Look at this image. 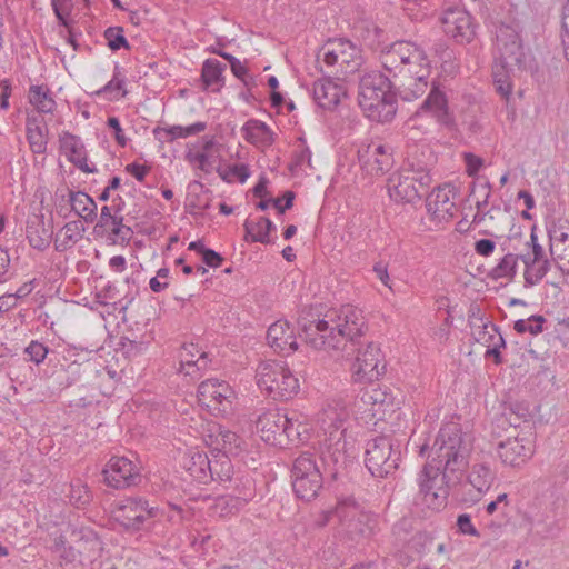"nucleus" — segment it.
<instances>
[{"label":"nucleus","instance_id":"obj_1","mask_svg":"<svg viewBox=\"0 0 569 569\" xmlns=\"http://www.w3.org/2000/svg\"><path fill=\"white\" fill-rule=\"evenodd\" d=\"M470 439L462 433L459 423L447 422L441 427L431 448L432 459L419 475L420 503L431 510H440L447 503V489L436 483L445 478H455L465 471L470 452Z\"/></svg>","mask_w":569,"mask_h":569},{"label":"nucleus","instance_id":"obj_2","mask_svg":"<svg viewBox=\"0 0 569 569\" xmlns=\"http://www.w3.org/2000/svg\"><path fill=\"white\" fill-rule=\"evenodd\" d=\"M300 337L316 350H340L357 343L366 330L362 310L346 305L323 311L319 306L303 307L298 317Z\"/></svg>","mask_w":569,"mask_h":569},{"label":"nucleus","instance_id":"obj_3","mask_svg":"<svg viewBox=\"0 0 569 569\" xmlns=\"http://www.w3.org/2000/svg\"><path fill=\"white\" fill-rule=\"evenodd\" d=\"M382 67L399 78V94L411 101L422 96L428 87L430 62L423 49L418 44L399 40L381 49Z\"/></svg>","mask_w":569,"mask_h":569},{"label":"nucleus","instance_id":"obj_4","mask_svg":"<svg viewBox=\"0 0 569 569\" xmlns=\"http://www.w3.org/2000/svg\"><path fill=\"white\" fill-rule=\"evenodd\" d=\"M349 410L339 402H328L318 417L323 433L320 440V458L322 463L336 478L355 458V443L347 437Z\"/></svg>","mask_w":569,"mask_h":569},{"label":"nucleus","instance_id":"obj_5","mask_svg":"<svg viewBox=\"0 0 569 569\" xmlns=\"http://www.w3.org/2000/svg\"><path fill=\"white\" fill-rule=\"evenodd\" d=\"M391 87L390 79L379 71H371L361 77L358 102L367 118L377 122L393 119L397 108Z\"/></svg>","mask_w":569,"mask_h":569},{"label":"nucleus","instance_id":"obj_6","mask_svg":"<svg viewBox=\"0 0 569 569\" xmlns=\"http://www.w3.org/2000/svg\"><path fill=\"white\" fill-rule=\"evenodd\" d=\"M360 49L346 38L329 39L317 53V63L322 72L342 80L361 66Z\"/></svg>","mask_w":569,"mask_h":569},{"label":"nucleus","instance_id":"obj_7","mask_svg":"<svg viewBox=\"0 0 569 569\" xmlns=\"http://www.w3.org/2000/svg\"><path fill=\"white\" fill-rule=\"evenodd\" d=\"M256 379L259 389L278 401L293 398L300 389L298 378L282 361L260 362L256 370Z\"/></svg>","mask_w":569,"mask_h":569},{"label":"nucleus","instance_id":"obj_8","mask_svg":"<svg viewBox=\"0 0 569 569\" xmlns=\"http://www.w3.org/2000/svg\"><path fill=\"white\" fill-rule=\"evenodd\" d=\"M401 461V441L390 435L377 436L367 442L366 467L376 478L395 473Z\"/></svg>","mask_w":569,"mask_h":569},{"label":"nucleus","instance_id":"obj_9","mask_svg":"<svg viewBox=\"0 0 569 569\" xmlns=\"http://www.w3.org/2000/svg\"><path fill=\"white\" fill-rule=\"evenodd\" d=\"M291 480L299 499L310 501L316 498L322 487V476L312 453L303 452L295 459Z\"/></svg>","mask_w":569,"mask_h":569},{"label":"nucleus","instance_id":"obj_10","mask_svg":"<svg viewBox=\"0 0 569 569\" xmlns=\"http://www.w3.org/2000/svg\"><path fill=\"white\" fill-rule=\"evenodd\" d=\"M236 391L224 380L211 378L198 387L199 402L217 416H229L233 411Z\"/></svg>","mask_w":569,"mask_h":569},{"label":"nucleus","instance_id":"obj_11","mask_svg":"<svg viewBox=\"0 0 569 569\" xmlns=\"http://www.w3.org/2000/svg\"><path fill=\"white\" fill-rule=\"evenodd\" d=\"M385 370L386 363L379 345L367 342L357 349V356L351 367L355 382L371 383L378 380Z\"/></svg>","mask_w":569,"mask_h":569},{"label":"nucleus","instance_id":"obj_12","mask_svg":"<svg viewBox=\"0 0 569 569\" xmlns=\"http://www.w3.org/2000/svg\"><path fill=\"white\" fill-rule=\"evenodd\" d=\"M333 513L341 530L352 540L365 536L370 529L371 515L366 512L352 497L340 499Z\"/></svg>","mask_w":569,"mask_h":569},{"label":"nucleus","instance_id":"obj_13","mask_svg":"<svg viewBox=\"0 0 569 569\" xmlns=\"http://www.w3.org/2000/svg\"><path fill=\"white\" fill-rule=\"evenodd\" d=\"M529 231V241H526L523 243L525 249L520 250V252L517 256L513 254H506L499 263L493 267L490 272L489 277L498 280L501 278H508L515 273V269L517 266V260H521L525 264V281L526 286H532L533 284V273L531 271V267L533 266V224H530L528 228Z\"/></svg>","mask_w":569,"mask_h":569},{"label":"nucleus","instance_id":"obj_14","mask_svg":"<svg viewBox=\"0 0 569 569\" xmlns=\"http://www.w3.org/2000/svg\"><path fill=\"white\" fill-rule=\"evenodd\" d=\"M357 153L361 168L371 176L383 174L395 163L390 144H360Z\"/></svg>","mask_w":569,"mask_h":569},{"label":"nucleus","instance_id":"obj_15","mask_svg":"<svg viewBox=\"0 0 569 569\" xmlns=\"http://www.w3.org/2000/svg\"><path fill=\"white\" fill-rule=\"evenodd\" d=\"M104 482L114 489H123L138 483L139 468L126 457H112L103 471Z\"/></svg>","mask_w":569,"mask_h":569},{"label":"nucleus","instance_id":"obj_16","mask_svg":"<svg viewBox=\"0 0 569 569\" xmlns=\"http://www.w3.org/2000/svg\"><path fill=\"white\" fill-rule=\"evenodd\" d=\"M455 187L445 183L435 188L426 199V208L432 220L438 222L449 221L456 212L452 200Z\"/></svg>","mask_w":569,"mask_h":569},{"label":"nucleus","instance_id":"obj_17","mask_svg":"<svg viewBox=\"0 0 569 569\" xmlns=\"http://www.w3.org/2000/svg\"><path fill=\"white\" fill-rule=\"evenodd\" d=\"M443 32L458 43H469L475 37L471 17L465 10L449 8L441 17Z\"/></svg>","mask_w":569,"mask_h":569},{"label":"nucleus","instance_id":"obj_18","mask_svg":"<svg viewBox=\"0 0 569 569\" xmlns=\"http://www.w3.org/2000/svg\"><path fill=\"white\" fill-rule=\"evenodd\" d=\"M284 423H288V415L279 409H270L258 417L257 431L264 442L283 447L281 429Z\"/></svg>","mask_w":569,"mask_h":569},{"label":"nucleus","instance_id":"obj_19","mask_svg":"<svg viewBox=\"0 0 569 569\" xmlns=\"http://www.w3.org/2000/svg\"><path fill=\"white\" fill-rule=\"evenodd\" d=\"M224 144H201L200 149L190 148L186 153L187 161L206 173L216 171L226 162Z\"/></svg>","mask_w":569,"mask_h":569},{"label":"nucleus","instance_id":"obj_20","mask_svg":"<svg viewBox=\"0 0 569 569\" xmlns=\"http://www.w3.org/2000/svg\"><path fill=\"white\" fill-rule=\"evenodd\" d=\"M470 327L472 336L478 342L488 343L491 346L486 352L487 357H495L496 363H501V357L499 352L500 347H505V340L498 328L490 321H485L480 317H470Z\"/></svg>","mask_w":569,"mask_h":569},{"label":"nucleus","instance_id":"obj_21","mask_svg":"<svg viewBox=\"0 0 569 569\" xmlns=\"http://www.w3.org/2000/svg\"><path fill=\"white\" fill-rule=\"evenodd\" d=\"M387 191L396 202L412 203L420 199V189L413 183L408 170L393 172L388 178Z\"/></svg>","mask_w":569,"mask_h":569},{"label":"nucleus","instance_id":"obj_22","mask_svg":"<svg viewBox=\"0 0 569 569\" xmlns=\"http://www.w3.org/2000/svg\"><path fill=\"white\" fill-rule=\"evenodd\" d=\"M267 340L269 346L281 355H290L298 348L295 331L287 320L272 323L268 329Z\"/></svg>","mask_w":569,"mask_h":569},{"label":"nucleus","instance_id":"obj_23","mask_svg":"<svg viewBox=\"0 0 569 569\" xmlns=\"http://www.w3.org/2000/svg\"><path fill=\"white\" fill-rule=\"evenodd\" d=\"M312 91L315 101L326 110H333L347 93L343 83L332 81L330 78L316 81Z\"/></svg>","mask_w":569,"mask_h":569},{"label":"nucleus","instance_id":"obj_24","mask_svg":"<svg viewBox=\"0 0 569 569\" xmlns=\"http://www.w3.org/2000/svg\"><path fill=\"white\" fill-rule=\"evenodd\" d=\"M497 48L499 51V57H496V59L512 67H521L525 59V53L521 38L517 32L510 31L506 34L498 36Z\"/></svg>","mask_w":569,"mask_h":569},{"label":"nucleus","instance_id":"obj_25","mask_svg":"<svg viewBox=\"0 0 569 569\" xmlns=\"http://www.w3.org/2000/svg\"><path fill=\"white\" fill-rule=\"evenodd\" d=\"M208 367L207 353L192 342L186 343L180 352V372L191 379L200 377Z\"/></svg>","mask_w":569,"mask_h":569},{"label":"nucleus","instance_id":"obj_26","mask_svg":"<svg viewBox=\"0 0 569 569\" xmlns=\"http://www.w3.org/2000/svg\"><path fill=\"white\" fill-rule=\"evenodd\" d=\"M120 509L128 525L138 528L146 519L156 518L162 513L157 507H150L142 498L127 499Z\"/></svg>","mask_w":569,"mask_h":569},{"label":"nucleus","instance_id":"obj_27","mask_svg":"<svg viewBox=\"0 0 569 569\" xmlns=\"http://www.w3.org/2000/svg\"><path fill=\"white\" fill-rule=\"evenodd\" d=\"M26 234L29 244L37 250H44L49 247L52 238V228L50 223L44 222L43 214H34L27 221Z\"/></svg>","mask_w":569,"mask_h":569},{"label":"nucleus","instance_id":"obj_28","mask_svg":"<svg viewBox=\"0 0 569 569\" xmlns=\"http://www.w3.org/2000/svg\"><path fill=\"white\" fill-rule=\"evenodd\" d=\"M183 468L198 482L210 480V459L199 450H189L183 457Z\"/></svg>","mask_w":569,"mask_h":569},{"label":"nucleus","instance_id":"obj_29","mask_svg":"<svg viewBox=\"0 0 569 569\" xmlns=\"http://www.w3.org/2000/svg\"><path fill=\"white\" fill-rule=\"evenodd\" d=\"M84 230L83 222L80 220L67 222L56 234L54 249L59 252H64L72 248L82 239Z\"/></svg>","mask_w":569,"mask_h":569},{"label":"nucleus","instance_id":"obj_30","mask_svg":"<svg viewBox=\"0 0 569 569\" xmlns=\"http://www.w3.org/2000/svg\"><path fill=\"white\" fill-rule=\"evenodd\" d=\"M71 210L84 222L92 223L97 219V203L82 191H69Z\"/></svg>","mask_w":569,"mask_h":569},{"label":"nucleus","instance_id":"obj_31","mask_svg":"<svg viewBox=\"0 0 569 569\" xmlns=\"http://www.w3.org/2000/svg\"><path fill=\"white\" fill-rule=\"evenodd\" d=\"M552 329L556 337L562 342V345L569 348V317L557 318L551 315L548 317L536 316V335L543 330Z\"/></svg>","mask_w":569,"mask_h":569},{"label":"nucleus","instance_id":"obj_32","mask_svg":"<svg viewBox=\"0 0 569 569\" xmlns=\"http://www.w3.org/2000/svg\"><path fill=\"white\" fill-rule=\"evenodd\" d=\"M497 453L501 461L508 466H519L527 457V450L518 438H509L499 443Z\"/></svg>","mask_w":569,"mask_h":569},{"label":"nucleus","instance_id":"obj_33","mask_svg":"<svg viewBox=\"0 0 569 569\" xmlns=\"http://www.w3.org/2000/svg\"><path fill=\"white\" fill-rule=\"evenodd\" d=\"M421 108L423 110L431 111L437 117V119L447 127H450L452 124L448 113L446 96L437 87H432L430 93L423 101Z\"/></svg>","mask_w":569,"mask_h":569},{"label":"nucleus","instance_id":"obj_34","mask_svg":"<svg viewBox=\"0 0 569 569\" xmlns=\"http://www.w3.org/2000/svg\"><path fill=\"white\" fill-rule=\"evenodd\" d=\"M226 64L217 59H207L202 64L201 79L206 88L212 91H219L223 86L224 78L222 76Z\"/></svg>","mask_w":569,"mask_h":569},{"label":"nucleus","instance_id":"obj_35","mask_svg":"<svg viewBox=\"0 0 569 569\" xmlns=\"http://www.w3.org/2000/svg\"><path fill=\"white\" fill-rule=\"evenodd\" d=\"M253 498L251 481L247 479L244 491L240 496H226L217 500V508L221 509V515H229L239 511L248 501Z\"/></svg>","mask_w":569,"mask_h":569},{"label":"nucleus","instance_id":"obj_36","mask_svg":"<svg viewBox=\"0 0 569 569\" xmlns=\"http://www.w3.org/2000/svg\"><path fill=\"white\" fill-rule=\"evenodd\" d=\"M207 129V123L202 121L194 122L188 126H172L169 129H154L156 138L161 140L167 138L169 140L186 139L198 134Z\"/></svg>","mask_w":569,"mask_h":569},{"label":"nucleus","instance_id":"obj_37","mask_svg":"<svg viewBox=\"0 0 569 569\" xmlns=\"http://www.w3.org/2000/svg\"><path fill=\"white\" fill-rule=\"evenodd\" d=\"M29 101L40 113H51L57 104L50 89L44 84L30 87Z\"/></svg>","mask_w":569,"mask_h":569},{"label":"nucleus","instance_id":"obj_38","mask_svg":"<svg viewBox=\"0 0 569 569\" xmlns=\"http://www.w3.org/2000/svg\"><path fill=\"white\" fill-rule=\"evenodd\" d=\"M214 442L219 453L237 456L243 441L236 432L219 426Z\"/></svg>","mask_w":569,"mask_h":569},{"label":"nucleus","instance_id":"obj_39","mask_svg":"<svg viewBox=\"0 0 569 569\" xmlns=\"http://www.w3.org/2000/svg\"><path fill=\"white\" fill-rule=\"evenodd\" d=\"M242 137L247 142H272L276 139L269 127L259 120H249L242 127Z\"/></svg>","mask_w":569,"mask_h":569},{"label":"nucleus","instance_id":"obj_40","mask_svg":"<svg viewBox=\"0 0 569 569\" xmlns=\"http://www.w3.org/2000/svg\"><path fill=\"white\" fill-rule=\"evenodd\" d=\"M219 177L227 183L240 182L244 183L251 172L248 164L242 162L230 163L226 160L222 167L218 168Z\"/></svg>","mask_w":569,"mask_h":569},{"label":"nucleus","instance_id":"obj_41","mask_svg":"<svg viewBox=\"0 0 569 569\" xmlns=\"http://www.w3.org/2000/svg\"><path fill=\"white\" fill-rule=\"evenodd\" d=\"M62 153L68 160L83 172L92 173L97 171L94 164H89L84 144H60Z\"/></svg>","mask_w":569,"mask_h":569},{"label":"nucleus","instance_id":"obj_42","mask_svg":"<svg viewBox=\"0 0 569 569\" xmlns=\"http://www.w3.org/2000/svg\"><path fill=\"white\" fill-rule=\"evenodd\" d=\"M512 66L503 63L498 59H495V63L492 66L493 84L497 92L506 99H508L509 94L511 93V83L509 77V69Z\"/></svg>","mask_w":569,"mask_h":569},{"label":"nucleus","instance_id":"obj_43","mask_svg":"<svg viewBox=\"0 0 569 569\" xmlns=\"http://www.w3.org/2000/svg\"><path fill=\"white\" fill-rule=\"evenodd\" d=\"M232 475L233 466L230 456L218 453L213 459H210V480L230 481Z\"/></svg>","mask_w":569,"mask_h":569},{"label":"nucleus","instance_id":"obj_44","mask_svg":"<svg viewBox=\"0 0 569 569\" xmlns=\"http://www.w3.org/2000/svg\"><path fill=\"white\" fill-rule=\"evenodd\" d=\"M408 172L413 183L420 189V198L428 191L431 186L432 177L427 168V164L416 162L413 159H408Z\"/></svg>","mask_w":569,"mask_h":569},{"label":"nucleus","instance_id":"obj_45","mask_svg":"<svg viewBox=\"0 0 569 569\" xmlns=\"http://www.w3.org/2000/svg\"><path fill=\"white\" fill-rule=\"evenodd\" d=\"M468 480L478 492H485L491 486L493 473L487 465H475L468 476Z\"/></svg>","mask_w":569,"mask_h":569},{"label":"nucleus","instance_id":"obj_46","mask_svg":"<svg viewBox=\"0 0 569 569\" xmlns=\"http://www.w3.org/2000/svg\"><path fill=\"white\" fill-rule=\"evenodd\" d=\"M546 228L549 237V246H553L560 242H567L569 240V222L567 220L559 219L558 221L548 218Z\"/></svg>","mask_w":569,"mask_h":569},{"label":"nucleus","instance_id":"obj_47","mask_svg":"<svg viewBox=\"0 0 569 569\" xmlns=\"http://www.w3.org/2000/svg\"><path fill=\"white\" fill-rule=\"evenodd\" d=\"M104 229L109 231V239L116 244L129 243L133 233L130 227L123 224L122 216L116 217Z\"/></svg>","mask_w":569,"mask_h":569},{"label":"nucleus","instance_id":"obj_48","mask_svg":"<svg viewBox=\"0 0 569 569\" xmlns=\"http://www.w3.org/2000/svg\"><path fill=\"white\" fill-rule=\"evenodd\" d=\"M282 430L283 446L289 443L300 442L302 435L307 432V425L296 419L293 416H288V423H284Z\"/></svg>","mask_w":569,"mask_h":569},{"label":"nucleus","instance_id":"obj_49","mask_svg":"<svg viewBox=\"0 0 569 569\" xmlns=\"http://www.w3.org/2000/svg\"><path fill=\"white\" fill-rule=\"evenodd\" d=\"M70 503L77 508H83L91 501V492L87 485L80 479H76L70 482L69 491Z\"/></svg>","mask_w":569,"mask_h":569},{"label":"nucleus","instance_id":"obj_50","mask_svg":"<svg viewBox=\"0 0 569 569\" xmlns=\"http://www.w3.org/2000/svg\"><path fill=\"white\" fill-rule=\"evenodd\" d=\"M104 38L108 42V47L112 51H118L121 48L129 49V43L123 34L122 27H109L104 31Z\"/></svg>","mask_w":569,"mask_h":569},{"label":"nucleus","instance_id":"obj_51","mask_svg":"<svg viewBox=\"0 0 569 569\" xmlns=\"http://www.w3.org/2000/svg\"><path fill=\"white\" fill-rule=\"evenodd\" d=\"M244 230L247 233V239L250 237V240L253 242L260 243H269V238H266L264 224L262 223V217L258 220L247 219L244 222Z\"/></svg>","mask_w":569,"mask_h":569},{"label":"nucleus","instance_id":"obj_52","mask_svg":"<svg viewBox=\"0 0 569 569\" xmlns=\"http://www.w3.org/2000/svg\"><path fill=\"white\" fill-rule=\"evenodd\" d=\"M490 183L488 181L473 183L470 197L475 200L478 211L483 212L490 198Z\"/></svg>","mask_w":569,"mask_h":569},{"label":"nucleus","instance_id":"obj_53","mask_svg":"<svg viewBox=\"0 0 569 569\" xmlns=\"http://www.w3.org/2000/svg\"><path fill=\"white\" fill-rule=\"evenodd\" d=\"M49 352V348L38 340H32L24 348V355L27 356V360L31 361L36 365H40L47 358Z\"/></svg>","mask_w":569,"mask_h":569},{"label":"nucleus","instance_id":"obj_54","mask_svg":"<svg viewBox=\"0 0 569 569\" xmlns=\"http://www.w3.org/2000/svg\"><path fill=\"white\" fill-rule=\"evenodd\" d=\"M47 132V126L38 117H29L27 120L28 142H40Z\"/></svg>","mask_w":569,"mask_h":569},{"label":"nucleus","instance_id":"obj_55","mask_svg":"<svg viewBox=\"0 0 569 569\" xmlns=\"http://www.w3.org/2000/svg\"><path fill=\"white\" fill-rule=\"evenodd\" d=\"M284 199V206H281V199H264L261 198V200L257 203V208L264 211L269 208L270 203L273 204V207L278 210L280 214H282L286 210L290 209L293 204L295 200V193L292 191H286L283 194Z\"/></svg>","mask_w":569,"mask_h":569},{"label":"nucleus","instance_id":"obj_56","mask_svg":"<svg viewBox=\"0 0 569 569\" xmlns=\"http://www.w3.org/2000/svg\"><path fill=\"white\" fill-rule=\"evenodd\" d=\"M511 416H515L513 418L510 417V422L515 427H519L521 422H530L533 413L530 408L529 402H517L511 408Z\"/></svg>","mask_w":569,"mask_h":569},{"label":"nucleus","instance_id":"obj_57","mask_svg":"<svg viewBox=\"0 0 569 569\" xmlns=\"http://www.w3.org/2000/svg\"><path fill=\"white\" fill-rule=\"evenodd\" d=\"M53 12L61 26L69 27L73 3L72 0H51Z\"/></svg>","mask_w":569,"mask_h":569},{"label":"nucleus","instance_id":"obj_58","mask_svg":"<svg viewBox=\"0 0 569 569\" xmlns=\"http://www.w3.org/2000/svg\"><path fill=\"white\" fill-rule=\"evenodd\" d=\"M552 258L558 262L561 270L569 272V240L556 243L550 247Z\"/></svg>","mask_w":569,"mask_h":569},{"label":"nucleus","instance_id":"obj_59","mask_svg":"<svg viewBox=\"0 0 569 569\" xmlns=\"http://www.w3.org/2000/svg\"><path fill=\"white\" fill-rule=\"evenodd\" d=\"M123 84H124V78L121 77L119 67L116 66V70H114L112 79L104 87H102L101 89L96 91V94L100 96L103 93L112 92L114 90H118V91L122 90L120 96L124 97L127 94V90L123 89Z\"/></svg>","mask_w":569,"mask_h":569},{"label":"nucleus","instance_id":"obj_60","mask_svg":"<svg viewBox=\"0 0 569 569\" xmlns=\"http://www.w3.org/2000/svg\"><path fill=\"white\" fill-rule=\"evenodd\" d=\"M232 73L242 81L246 87H250L253 83V77L249 74L248 68L239 60L234 59L230 63Z\"/></svg>","mask_w":569,"mask_h":569},{"label":"nucleus","instance_id":"obj_61","mask_svg":"<svg viewBox=\"0 0 569 569\" xmlns=\"http://www.w3.org/2000/svg\"><path fill=\"white\" fill-rule=\"evenodd\" d=\"M457 527L460 533L472 537H479L480 533L471 522V517L468 513L458 516Z\"/></svg>","mask_w":569,"mask_h":569},{"label":"nucleus","instance_id":"obj_62","mask_svg":"<svg viewBox=\"0 0 569 569\" xmlns=\"http://www.w3.org/2000/svg\"><path fill=\"white\" fill-rule=\"evenodd\" d=\"M466 171L468 176L475 177L482 167V159L473 153H465Z\"/></svg>","mask_w":569,"mask_h":569},{"label":"nucleus","instance_id":"obj_63","mask_svg":"<svg viewBox=\"0 0 569 569\" xmlns=\"http://www.w3.org/2000/svg\"><path fill=\"white\" fill-rule=\"evenodd\" d=\"M376 277L390 290H392L391 280L388 272V267L383 261H378L373 266Z\"/></svg>","mask_w":569,"mask_h":569},{"label":"nucleus","instance_id":"obj_64","mask_svg":"<svg viewBox=\"0 0 569 569\" xmlns=\"http://www.w3.org/2000/svg\"><path fill=\"white\" fill-rule=\"evenodd\" d=\"M126 171L134 177L138 181L142 182L149 172V168L138 162L127 164Z\"/></svg>","mask_w":569,"mask_h":569}]
</instances>
